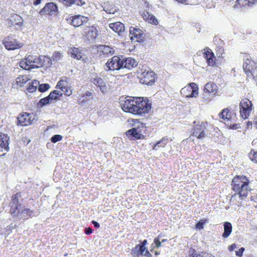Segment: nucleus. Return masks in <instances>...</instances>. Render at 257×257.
Returning a JSON list of instances; mask_svg holds the SVG:
<instances>
[{"mask_svg": "<svg viewBox=\"0 0 257 257\" xmlns=\"http://www.w3.org/2000/svg\"><path fill=\"white\" fill-rule=\"evenodd\" d=\"M86 95L87 96H90L91 94V93L90 92H87L86 93Z\"/></svg>", "mask_w": 257, "mask_h": 257, "instance_id": "nucleus-56", "label": "nucleus"}, {"mask_svg": "<svg viewBox=\"0 0 257 257\" xmlns=\"http://www.w3.org/2000/svg\"><path fill=\"white\" fill-rule=\"evenodd\" d=\"M159 236H160L158 237H155L154 239V243L155 244V247L156 248H159L162 246V242L160 241Z\"/></svg>", "mask_w": 257, "mask_h": 257, "instance_id": "nucleus-46", "label": "nucleus"}, {"mask_svg": "<svg viewBox=\"0 0 257 257\" xmlns=\"http://www.w3.org/2000/svg\"><path fill=\"white\" fill-rule=\"evenodd\" d=\"M62 58V55L60 52H55L52 56V60L54 61H58L61 59Z\"/></svg>", "mask_w": 257, "mask_h": 257, "instance_id": "nucleus-42", "label": "nucleus"}, {"mask_svg": "<svg viewBox=\"0 0 257 257\" xmlns=\"http://www.w3.org/2000/svg\"><path fill=\"white\" fill-rule=\"evenodd\" d=\"M39 60V68H49L53 64L51 58L46 55H40Z\"/></svg>", "mask_w": 257, "mask_h": 257, "instance_id": "nucleus-25", "label": "nucleus"}, {"mask_svg": "<svg viewBox=\"0 0 257 257\" xmlns=\"http://www.w3.org/2000/svg\"><path fill=\"white\" fill-rule=\"evenodd\" d=\"M50 88V86L48 83H42L39 85L38 90L41 92H44L48 90Z\"/></svg>", "mask_w": 257, "mask_h": 257, "instance_id": "nucleus-41", "label": "nucleus"}, {"mask_svg": "<svg viewBox=\"0 0 257 257\" xmlns=\"http://www.w3.org/2000/svg\"><path fill=\"white\" fill-rule=\"evenodd\" d=\"M21 196V192H18L12 196L10 213L14 216H18L19 215V212L18 210L21 205L19 199Z\"/></svg>", "mask_w": 257, "mask_h": 257, "instance_id": "nucleus-13", "label": "nucleus"}, {"mask_svg": "<svg viewBox=\"0 0 257 257\" xmlns=\"http://www.w3.org/2000/svg\"><path fill=\"white\" fill-rule=\"evenodd\" d=\"M62 138L63 137L61 135H55L51 138V141L52 143H56L57 142L61 141Z\"/></svg>", "mask_w": 257, "mask_h": 257, "instance_id": "nucleus-45", "label": "nucleus"}, {"mask_svg": "<svg viewBox=\"0 0 257 257\" xmlns=\"http://www.w3.org/2000/svg\"><path fill=\"white\" fill-rule=\"evenodd\" d=\"M236 247V245L234 243V244H231L230 247H229V250H232L234 248H235Z\"/></svg>", "mask_w": 257, "mask_h": 257, "instance_id": "nucleus-53", "label": "nucleus"}, {"mask_svg": "<svg viewBox=\"0 0 257 257\" xmlns=\"http://www.w3.org/2000/svg\"><path fill=\"white\" fill-rule=\"evenodd\" d=\"M98 33L96 27L86 26L83 29V35L89 40H94L98 36Z\"/></svg>", "mask_w": 257, "mask_h": 257, "instance_id": "nucleus-20", "label": "nucleus"}, {"mask_svg": "<svg viewBox=\"0 0 257 257\" xmlns=\"http://www.w3.org/2000/svg\"><path fill=\"white\" fill-rule=\"evenodd\" d=\"M92 82L94 84L98 87L102 92H104L106 91V86L105 83L100 77H96V78L93 79Z\"/></svg>", "mask_w": 257, "mask_h": 257, "instance_id": "nucleus-31", "label": "nucleus"}, {"mask_svg": "<svg viewBox=\"0 0 257 257\" xmlns=\"http://www.w3.org/2000/svg\"><path fill=\"white\" fill-rule=\"evenodd\" d=\"M248 157L251 162L257 164V151L251 149L248 154Z\"/></svg>", "mask_w": 257, "mask_h": 257, "instance_id": "nucleus-38", "label": "nucleus"}, {"mask_svg": "<svg viewBox=\"0 0 257 257\" xmlns=\"http://www.w3.org/2000/svg\"><path fill=\"white\" fill-rule=\"evenodd\" d=\"M41 16H48L49 17L57 16L59 14L58 8L53 2L47 3L39 12Z\"/></svg>", "mask_w": 257, "mask_h": 257, "instance_id": "nucleus-9", "label": "nucleus"}, {"mask_svg": "<svg viewBox=\"0 0 257 257\" xmlns=\"http://www.w3.org/2000/svg\"><path fill=\"white\" fill-rule=\"evenodd\" d=\"M208 222V219L206 218H203L200 219L198 223L195 225V227L198 230L202 229L204 227V225Z\"/></svg>", "mask_w": 257, "mask_h": 257, "instance_id": "nucleus-39", "label": "nucleus"}, {"mask_svg": "<svg viewBox=\"0 0 257 257\" xmlns=\"http://www.w3.org/2000/svg\"><path fill=\"white\" fill-rule=\"evenodd\" d=\"M224 232L222 235V236L224 238L228 237L232 232V225L229 222H225L224 224Z\"/></svg>", "mask_w": 257, "mask_h": 257, "instance_id": "nucleus-34", "label": "nucleus"}, {"mask_svg": "<svg viewBox=\"0 0 257 257\" xmlns=\"http://www.w3.org/2000/svg\"><path fill=\"white\" fill-rule=\"evenodd\" d=\"M101 51L104 54H112L113 50L109 46L103 45L101 47Z\"/></svg>", "mask_w": 257, "mask_h": 257, "instance_id": "nucleus-40", "label": "nucleus"}, {"mask_svg": "<svg viewBox=\"0 0 257 257\" xmlns=\"http://www.w3.org/2000/svg\"><path fill=\"white\" fill-rule=\"evenodd\" d=\"M9 137L7 134L0 133V152L9 151Z\"/></svg>", "mask_w": 257, "mask_h": 257, "instance_id": "nucleus-24", "label": "nucleus"}, {"mask_svg": "<svg viewBox=\"0 0 257 257\" xmlns=\"http://www.w3.org/2000/svg\"><path fill=\"white\" fill-rule=\"evenodd\" d=\"M109 27L119 35L124 31V26L120 22L110 23L109 24Z\"/></svg>", "mask_w": 257, "mask_h": 257, "instance_id": "nucleus-27", "label": "nucleus"}, {"mask_svg": "<svg viewBox=\"0 0 257 257\" xmlns=\"http://www.w3.org/2000/svg\"><path fill=\"white\" fill-rule=\"evenodd\" d=\"M243 69L247 77L257 81V63L247 58L243 64Z\"/></svg>", "mask_w": 257, "mask_h": 257, "instance_id": "nucleus-5", "label": "nucleus"}, {"mask_svg": "<svg viewBox=\"0 0 257 257\" xmlns=\"http://www.w3.org/2000/svg\"><path fill=\"white\" fill-rule=\"evenodd\" d=\"M147 243V240L145 239L141 243L136 245L132 249L131 254L134 257H139L141 255H143L146 249Z\"/></svg>", "mask_w": 257, "mask_h": 257, "instance_id": "nucleus-22", "label": "nucleus"}, {"mask_svg": "<svg viewBox=\"0 0 257 257\" xmlns=\"http://www.w3.org/2000/svg\"><path fill=\"white\" fill-rule=\"evenodd\" d=\"M34 119L33 113L23 112L18 117V123L22 126H28L31 124Z\"/></svg>", "mask_w": 257, "mask_h": 257, "instance_id": "nucleus-15", "label": "nucleus"}, {"mask_svg": "<svg viewBox=\"0 0 257 257\" xmlns=\"http://www.w3.org/2000/svg\"><path fill=\"white\" fill-rule=\"evenodd\" d=\"M180 93L182 96L186 98L196 97L198 94V87L196 83L192 82L183 88Z\"/></svg>", "mask_w": 257, "mask_h": 257, "instance_id": "nucleus-10", "label": "nucleus"}, {"mask_svg": "<svg viewBox=\"0 0 257 257\" xmlns=\"http://www.w3.org/2000/svg\"><path fill=\"white\" fill-rule=\"evenodd\" d=\"M157 74L151 70H144L139 77L141 83L147 85H153L157 79Z\"/></svg>", "mask_w": 257, "mask_h": 257, "instance_id": "nucleus-8", "label": "nucleus"}, {"mask_svg": "<svg viewBox=\"0 0 257 257\" xmlns=\"http://www.w3.org/2000/svg\"><path fill=\"white\" fill-rule=\"evenodd\" d=\"M160 254V251H155V255H156V256H157V255H159Z\"/></svg>", "mask_w": 257, "mask_h": 257, "instance_id": "nucleus-55", "label": "nucleus"}, {"mask_svg": "<svg viewBox=\"0 0 257 257\" xmlns=\"http://www.w3.org/2000/svg\"><path fill=\"white\" fill-rule=\"evenodd\" d=\"M240 117L243 119H247L253 109L251 101L247 98H242L239 104Z\"/></svg>", "mask_w": 257, "mask_h": 257, "instance_id": "nucleus-7", "label": "nucleus"}, {"mask_svg": "<svg viewBox=\"0 0 257 257\" xmlns=\"http://www.w3.org/2000/svg\"><path fill=\"white\" fill-rule=\"evenodd\" d=\"M92 223L94 225V227L98 228L100 227L99 224L96 221H92Z\"/></svg>", "mask_w": 257, "mask_h": 257, "instance_id": "nucleus-51", "label": "nucleus"}, {"mask_svg": "<svg viewBox=\"0 0 257 257\" xmlns=\"http://www.w3.org/2000/svg\"><path fill=\"white\" fill-rule=\"evenodd\" d=\"M30 79L31 77L29 75H19L16 79V83L20 87H23Z\"/></svg>", "mask_w": 257, "mask_h": 257, "instance_id": "nucleus-29", "label": "nucleus"}, {"mask_svg": "<svg viewBox=\"0 0 257 257\" xmlns=\"http://www.w3.org/2000/svg\"><path fill=\"white\" fill-rule=\"evenodd\" d=\"M203 57L206 60L208 66L213 67L216 64V58L213 51L208 47L204 49Z\"/></svg>", "mask_w": 257, "mask_h": 257, "instance_id": "nucleus-19", "label": "nucleus"}, {"mask_svg": "<svg viewBox=\"0 0 257 257\" xmlns=\"http://www.w3.org/2000/svg\"><path fill=\"white\" fill-rule=\"evenodd\" d=\"M252 197H252V196H251V200H253L254 202H257V201H256V200H254V199H253V198H252Z\"/></svg>", "mask_w": 257, "mask_h": 257, "instance_id": "nucleus-59", "label": "nucleus"}, {"mask_svg": "<svg viewBox=\"0 0 257 257\" xmlns=\"http://www.w3.org/2000/svg\"><path fill=\"white\" fill-rule=\"evenodd\" d=\"M3 44L8 50H15L23 47V44L12 36H7L3 40Z\"/></svg>", "mask_w": 257, "mask_h": 257, "instance_id": "nucleus-14", "label": "nucleus"}, {"mask_svg": "<svg viewBox=\"0 0 257 257\" xmlns=\"http://www.w3.org/2000/svg\"><path fill=\"white\" fill-rule=\"evenodd\" d=\"M92 232H93V230L90 227L85 228V233L87 235H89V234H91L92 233Z\"/></svg>", "mask_w": 257, "mask_h": 257, "instance_id": "nucleus-49", "label": "nucleus"}, {"mask_svg": "<svg viewBox=\"0 0 257 257\" xmlns=\"http://www.w3.org/2000/svg\"><path fill=\"white\" fill-rule=\"evenodd\" d=\"M141 125L142 126H144L145 124L143 122H141Z\"/></svg>", "mask_w": 257, "mask_h": 257, "instance_id": "nucleus-58", "label": "nucleus"}, {"mask_svg": "<svg viewBox=\"0 0 257 257\" xmlns=\"http://www.w3.org/2000/svg\"><path fill=\"white\" fill-rule=\"evenodd\" d=\"M211 99H212L210 98L208 99L207 100H206V101H210Z\"/></svg>", "mask_w": 257, "mask_h": 257, "instance_id": "nucleus-60", "label": "nucleus"}, {"mask_svg": "<svg viewBox=\"0 0 257 257\" xmlns=\"http://www.w3.org/2000/svg\"><path fill=\"white\" fill-rule=\"evenodd\" d=\"M130 35L132 42H142L144 40V36L143 31L133 27L130 28Z\"/></svg>", "mask_w": 257, "mask_h": 257, "instance_id": "nucleus-17", "label": "nucleus"}, {"mask_svg": "<svg viewBox=\"0 0 257 257\" xmlns=\"http://www.w3.org/2000/svg\"><path fill=\"white\" fill-rule=\"evenodd\" d=\"M66 21L68 24L74 27H78L87 23L89 19L81 15H76L68 17L66 19Z\"/></svg>", "mask_w": 257, "mask_h": 257, "instance_id": "nucleus-12", "label": "nucleus"}, {"mask_svg": "<svg viewBox=\"0 0 257 257\" xmlns=\"http://www.w3.org/2000/svg\"><path fill=\"white\" fill-rule=\"evenodd\" d=\"M245 249L244 247H241L238 250L236 251L235 252V254L236 255L239 256V257H241L242 256V254H243V251H244Z\"/></svg>", "mask_w": 257, "mask_h": 257, "instance_id": "nucleus-48", "label": "nucleus"}, {"mask_svg": "<svg viewBox=\"0 0 257 257\" xmlns=\"http://www.w3.org/2000/svg\"><path fill=\"white\" fill-rule=\"evenodd\" d=\"M37 89V87L32 84L29 83L28 87L27 88V90L30 92H33L35 91Z\"/></svg>", "mask_w": 257, "mask_h": 257, "instance_id": "nucleus-47", "label": "nucleus"}, {"mask_svg": "<svg viewBox=\"0 0 257 257\" xmlns=\"http://www.w3.org/2000/svg\"><path fill=\"white\" fill-rule=\"evenodd\" d=\"M218 88L217 85L213 82H209L206 83L203 89V95H208L211 97L216 96L218 94Z\"/></svg>", "mask_w": 257, "mask_h": 257, "instance_id": "nucleus-18", "label": "nucleus"}, {"mask_svg": "<svg viewBox=\"0 0 257 257\" xmlns=\"http://www.w3.org/2000/svg\"><path fill=\"white\" fill-rule=\"evenodd\" d=\"M39 56L29 55L20 62V66L25 70L39 68Z\"/></svg>", "mask_w": 257, "mask_h": 257, "instance_id": "nucleus-6", "label": "nucleus"}, {"mask_svg": "<svg viewBox=\"0 0 257 257\" xmlns=\"http://www.w3.org/2000/svg\"><path fill=\"white\" fill-rule=\"evenodd\" d=\"M210 125V123L206 120H194L193 122L191 135L199 140L204 139L208 135Z\"/></svg>", "mask_w": 257, "mask_h": 257, "instance_id": "nucleus-3", "label": "nucleus"}, {"mask_svg": "<svg viewBox=\"0 0 257 257\" xmlns=\"http://www.w3.org/2000/svg\"><path fill=\"white\" fill-rule=\"evenodd\" d=\"M127 138L131 141H135L137 140H143L145 138L139 127H133L127 130L125 133Z\"/></svg>", "mask_w": 257, "mask_h": 257, "instance_id": "nucleus-16", "label": "nucleus"}, {"mask_svg": "<svg viewBox=\"0 0 257 257\" xmlns=\"http://www.w3.org/2000/svg\"><path fill=\"white\" fill-rule=\"evenodd\" d=\"M105 11H106V12L108 13H110V14H113V13H114V12H115V11H114V10H113V11H108L107 9H106V10H105Z\"/></svg>", "mask_w": 257, "mask_h": 257, "instance_id": "nucleus-54", "label": "nucleus"}, {"mask_svg": "<svg viewBox=\"0 0 257 257\" xmlns=\"http://www.w3.org/2000/svg\"><path fill=\"white\" fill-rule=\"evenodd\" d=\"M33 211L29 208H24L22 210L21 214H22V218L26 220L32 216Z\"/></svg>", "mask_w": 257, "mask_h": 257, "instance_id": "nucleus-36", "label": "nucleus"}, {"mask_svg": "<svg viewBox=\"0 0 257 257\" xmlns=\"http://www.w3.org/2000/svg\"><path fill=\"white\" fill-rule=\"evenodd\" d=\"M63 93L60 91H59L57 90H55L50 92L49 95H48L51 101L52 100H56L59 99V98L62 96Z\"/></svg>", "mask_w": 257, "mask_h": 257, "instance_id": "nucleus-35", "label": "nucleus"}, {"mask_svg": "<svg viewBox=\"0 0 257 257\" xmlns=\"http://www.w3.org/2000/svg\"><path fill=\"white\" fill-rule=\"evenodd\" d=\"M145 252V253H144V255L146 257H152V254L150 252V251L146 249L145 251H144Z\"/></svg>", "mask_w": 257, "mask_h": 257, "instance_id": "nucleus-50", "label": "nucleus"}, {"mask_svg": "<svg viewBox=\"0 0 257 257\" xmlns=\"http://www.w3.org/2000/svg\"><path fill=\"white\" fill-rule=\"evenodd\" d=\"M120 105L126 112L143 116L149 113L152 108V104L147 97L126 96L121 99Z\"/></svg>", "mask_w": 257, "mask_h": 257, "instance_id": "nucleus-1", "label": "nucleus"}, {"mask_svg": "<svg viewBox=\"0 0 257 257\" xmlns=\"http://www.w3.org/2000/svg\"><path fill=\"white\" fill-rule=\"evenodd\" d=\"M231 186L232 190L236 193L241 199L246 197L249 191V180L244 176L236 175L233 177Z\"/></svg>", "mask_w": 257, "mask_h": 257, "instance_id": "nucleus-2", "label": "nucleus"}, {"mask_svg": "<svg viewBox=\"0 0 257 257\" xmlns=\"http://www.w3.org/2000/svg\"><path fill=\"white\" fill-rule=\"evenodd\" d=\"M167 241V239H163L162 240L161 242H166Z\"/></svg>", "mask_w": 257, "mask_h": 257, "instance_id": "nucleus-57", "label": "nucleus"}, {"mask_svg": "<svg viewBox=\"0 0 257 257\" xmlns=\"http://www.w3.org/2000/svg\"><path fill=\"white\" fill-rule=\"evenodd\" d=\"M69 53L70 54L71 57L80 60L82 58L83 53L81 50H80L78 48L73 47L69 50Z\"/></svg>", "mask_w": 257, "mask_h": 257, "instance_id": "nucleus-30", "label": "nucleus"}, {"mask_svg": "<svg viewBox=\"0 0 257 257\" xmlns=\"http://www.w3.org/2000/svg\"><path fill=\"white\" fill-rule=\"evenodd\" d=\"M59 3H61L66 7H69L73 4L79 6H82L85 4L83 0H57Z\"/></svg>", "mask_w": 257, "mask_h": 257, "instance_id": "nucleus-28", "label": "nucleus"}, {"mask_svg": "<svg viewBox=\"0 0 257 257\" xmlns=\"http://www.w3.org/2000/svg\"><path fill=\"white\" fill-rule=\"evenodd\" d=\"M168 138L167 137H163L160 140L157 142L153 147V150H157L159 148H164L168 142Z\"/></svg>", "mask_w": 257, "mask_h": 257, "instance_id": "nucleus-33", "label": "nucleus"}, {"mask_svg": "<svg viewBox=\"0 0 257 257\" xmlns=\"http://www.w3.org/2000/svg\"><path fill=\"white\" fill-rule=\"evenodd\" d=\"M42 0H36L34 2L33 4L34 6H37L39 5Z\"/></svg>", "mask_w": 257, "mask_h": 257, "instance_id": "nucleus-52", "label": "nucleus"}, {"mask_svg": "<svg viewBox=\"0 0 257 257\" xmlns=\"http://www.w3.org/2000/svg\"><path fill=\"white\" fill-rule=\"evenodd\" d=\"M250 0H237L234 6L235 9H242L249 7L251 5Z\"/></svg>", "mask_w": 257, "mask_h": 257, "instance_id": "nucleus-32", "label": "nucleus"}, {"mask_svg": "<svg viewBox=\"0 0 257 257\" xmlns=\"http://www.w3.org/2000/svg\"><path fill=\"white\" fill-rule=\"evenodd\" d=\"M56 88L60 89L67 96H69L72 94L73 90L71 89V87L68 85L66 80H60L57 82Z\"/></svg>", "mask_w": 257, "mask_h": 257, "instance_id": "nucleus-21", "label": "nucleus"}, {"mask_svg": "<svg viewBox=\"0 0 257 257\" xmlns=\"http://www.w3.org/2000/svg\"><path fill=\"white\" fill-rule=\"evenodd\" d=\"M17 17H19V18H20V17L18 15H16Z\"/></svg>", "mask_w": 257, "mask_h": 257, "instance_id": "nucleus-61", "label": "nucleus"}, {"mask_svg": "<svg viewBox=\"0 0 257 257\" xmlns=\"http://www.w3.org/2000/svg\"><path fill=\"white\" fill-rule=\"evenodd\" d=\"M206 255H208V254L205 251L197 253L194 249H191L189 250L190 257H206Z\"/></svg>", "mask_w": 257, "mask_h": 257, "instance_id": "nucleus-37", "label": "nucleus"}, {"mask_svg": "<svg viewBox=\"0 0 257 257\" xmlns=\"http://www.w3.org/2000/svg\"><path fill=\"white\" fill-rule=\"evenodd\" d=\"M123 63V68L128 69H132L136 67L138 65V62L134 58L128 57L122 59Z\"/></svg>", "mask_w": 257, "mask_h": 257, "instance_id": "nucleus-26", "label": "nucleus"}, {"mask_svg": "<svg viewBox=\"0 0 257 257\" xmlns=\"http://www.w3.org/2000/svg\"><path fill=\"white\" fill-rule=\"evenodd\" d=\"M219 117L230 128L236 130L238 125L236 123L237 118L235 113L228 108H225L219 113Z\"/></svg>", "mask_w": 257, "mask_h": 257, "instance_id": "nucleus-4", "label": "nucleus"}, {"mask_svg": "<svg viewBox=\"0 0 257 257\" xmlns=\"http://www.w3.org/2000/svg\"><path fill=\"white\" fill-rule=\"evenodd\" d=\"M140 14L142 17L146 22L148 23L157 25L158 21L157 19L152 14L150 13L147 10H141Z\"/></svg>", "mask_w": 257, "mask_h": 257, "instance_id": "nucleus-23", "label": "nucleus"}, {"mask_svg": "<svg viewBox=\"0 0 257 257\" xmlns=\"http://www.w3.org/2000/svg\"><path fill=\"white\" fill-rule=\"evenodd\" d=\"M216 54L217 57L218 58L223 57V54L224 53V49L222 47L218 46L216 49Z\"/></svg>", "mask_w": 257, "mask_h": 257, "instance_id": "nucleus-44", "label": "nucleus"}, {"mask_svg": "<svg viewBox=\"0 0 257 257\" xmlns=\"http://www.w3.org/2000/svg\"><path fill=\"white\" fill-rule=\"evenodd\" d=\"M122 59L119 56H114L111 59L108 60L105 64V70H118L123 68Z\"/></svg>", "mask_w": 257, "mask_h": 257, "instance_id": "nucleus-11", "label": "nucleus"}, {"mask_svg": "<svg viewBox=\"0 0 257 257\" xmlns=\"http://www.w3.org/2000/svg\"><path fill=\"white\" fill-rule=\"evenodd\" d=\"M51 102L49 96L45 97L44 98H43L40 99L39 101V104L41 106H44L45 105H46L47 104L50 103Z\"/></svg>", "mask_w": 257, "mask_h": 257, "instance_id": "nucleus-43", "label": "nucleus"}]
</instances>
